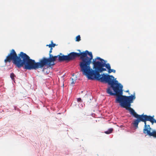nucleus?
<instances>
[{
	"label": "nucleus",
	"instance_id": "f257e3e1",
	"mask_svg": "<svg viewBox=\"0 0 156 156\" xmlns=\"http://www.w3.org/2000/svg\"><path fill=\"white\" fill-rule=\"evenodd\" d=\"M106 61L99 57H97L93 60V70L90 65V69L87 73L86 76L89 79H95L102 82L108 83L111 85L107 89V93L111 95H115V102L120 103L122 107L123 106L135 98V94L129 96L122 95V86L118 83L117 80H114V77L112 75H109L103 73L101 75L100 73L106 71V69L103 67H105L108 70L111 69L110 64H106Z\"/></svg>",
	"mask_w": 156,
	"mask_h": 156
},
{
	"label": "nucleus",
	"instance_id": "20e7f679",
	"mask_svg": "<svg viewBox=\"0 0 156 156\" xmlns=\"http://www.w3.org/2000/svg\"><path fill=\"white\" fill-rule=\"evenodd\" d=\"M79 53L72 52L69 54V61L75 59L76 58L80 57L81 61L80 62L79 66L80 71L83 75L86 76L87 72L90 69V65L91 63V60L93 56L91 52L87 50L81 52L80 50H78Z\"/></svg>",
	"mask_w": 156,
	"mask_h": 156
},
{
	"label": "nucleus",
	"instance_id": "39448f33",
	"mask_svg": "<svg viewBox=\"0 0 156 156\" xmlns=\"http://www.w3.org/2000/svg\"><path fill=\"white\" fill-rule=\"evenodd\" d=\"M58 60L60 62H62L66 60H68V55H58Z\"/></svg>",
	"mask_w": 156,
	"mask_h": 156
},
{
	"label": "nucleus",
	"instance_id": "9b49d317",
	"mask_svg": "<svg viewBox=\"0 0 156 156\" xmlns=\"http://www.w3.org/2000/svg\"><path fill=\"white\" fill-rule=\"evenodd\" d=\"M76 41H79L80 40V35L77 36L76 37Z\"/></svg>",
	"mask_w": 156,
	"mask_h": 156
},
{
	"label": "nucleus",
	"instance_id": "f8f14e48",
	"mask_svg": "<svg viewBox=\"0 0 156 156\" xmlns=\"http://www.w3.org/2000/svg\"><path fill=\"white\" fill-rule=\"evenodd\" d=\"M116 71L115 70L113 69H110V70H108V73H110L112 72H113V73H115Z\"/></svg>",
	"mask_w": 156,
	"mask_h": 156
},
{
	"label": "nucleus",
	"instance_id": "423d86ee",
	"mask_svg": "<svg viewBox=\"0 0 156 156\" xmlns=\"http://www.w3.org/2000/svg\"><path fill=\"white\" fill-rule=\"evenodd\" d=\"M71 80L72 81L71 84H74L75 83L76 80H77V77L74 74H73L72 75V76L71 77Z\"/></svg>",
	"mask_w": 156,
	"mask_h": 156
},
{
	"label": "nucleus",
	"instance_id": "2eb2a0df",
	"mask_svg": "<svg viewBox=\"0 0 156 156\" xmlns=\"http://www.w3.org/2000/svg\"><path fill=\"white\" fill-rule=\"evenodd\" d=\"M60 55H62V54L60 53Z\"/></svg>",
	"mask_w": 156,
	"mask_h": 156
},
{
	"label": "nucleus",
	"instance_id": "7ed1b4c3",
	"mask_svg": "<svg viewBox=\"0 0 156 156\" xmlns=\"http://www.w3.org/2000/svg\"><path fill=\"white\" fill-rule=\"evenodd\" d=\"M133 101H131L129 103H127L126 105H124L122 107L125 108L126 110L129 111L130 114L133 116L136 119H135L133 121V124L136 127H138L139 123L140 122H144V128L143 130V132L144 133H147V134L150 136H153L156 137V131H153L152 132H151V128L150 127L149 125H147L146 124V121H150L153 124L155 122L156 123V120L154 118V116H151L150 115H147L142 114L139 115L137 114L135 111L130 107L131 104L133 102Z\"/></svg>",
	"mask_w": 156,
	"mask_h": 156
},
{
	"label": "nucleus",
	"instance_id": "ddd939ff",
	"mask_svg": "<svg viewBox=\"0 0 156 156\" xmlns=\"http://www.w3.org/2000/svg\"><path fill=\"white\" fill-rule=\"evenodd\" d=\"M77 101L78 102H81V99L80 98H78L77 99Z\"/></svg>",
	"mask_w": 156,
	"mask_h": 156
},
{
	"label": "nucleus",
	"instance_id": "9d476101",
	"mask_svg": "<svg viewBox=\"0 0 156 156\" xmlns=\"http://www.w3.org/2000/svg\"><path fill=\"white\" fill-rule=\"evenodd\" d=\"M10 77L12 80L14 81L15 77H16V76L14 73H12L10 74Z\"/></svg>",
	"mask_w": 156,
	"mask_h": 156
},
{
	"label": "nucleus",
	"instance_id": "0eeeda50",
	"mask_svg": "<svg viewBox=\"0 0 156 156\" xmlns=\"http://www.w3.org/2000/svg\"><path fill=\"white\" fill-rule=\"evenodd\" d=\"M56 45L55 44H54L53 43L52 41H51V44H49V45H47V46H48L49 48H52V47H54Z\"/></svg>",
	"mask_w": 156,
	"mask_h": 156
},
{
	"label": "nucleus",
	"instance_id": "6e6552de",
	"mask_svg": "<svg viewBox=\"0 0 156 156\" xmlns=\"http://www.w3.org/2000/svg\"><path fill=\"white\" fill-rule=\"evenodd\" d=\"M113 130L112 128L109 129L107 131L105 132V133L106 134H109L112 133Z\"/></svg>",
	"mask_w": 156,
	"mask_h": 156
},
{
	"label": "nucleus",
	"instance_id": "f03ea898",
	"mask_svg": "<svg viewBox=\"0 0 156 156\" xmlns=\"http://www.w3.org/2000/svg\"><path fill=\"white\" fill-rule=\"evenodd\" d=\"M55 57L51 55L48 58L43 57L39 62H36L34 60L31 59L26 54L21 52L17 55L15 50L12 49L4 60L5 63L10 62L12 61L13 64L16 67L20 68L24 66L23 68L27 70H36L42 68L44 66L48 65L50 67L55 65Z\"/></svg>",
	"mask_w": 156,
	"mask_h": 156
},
{
	"label": "nucleus",
	"instance_id": "4468645a",
	"mask_svg": "<svg viewBox=\"0 0 156 156\" xmlns=\"http://www.w3.org/2000/svg\"><path fill=\"white\" fill-rule=\"evenodd\" d=\"M126 92H129V90H127L126 91Z\"/></svg>",
	"mask_w": 156,
	"mask_h": 156
},
{
	"label": "nucleus",
	"instance_id": "1a4fd4ad",
	"mask_svg": "<svg viewBox=\"0 0 156 156\" xmlns=\"http://www.w3.org/2000/svg\"><path fill=\"white\" fill-rule=\"evenodd\" d=\"M52 48H50V50L49 51V57H50V55H51L52 56V57H55V61L56 60V59L58 57V56H53V55H51V53L52 51Z\"/></svg>",
	"mask_w": 156,
	"mask_h": 156
}]
</instances>
